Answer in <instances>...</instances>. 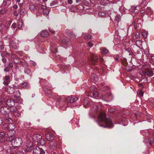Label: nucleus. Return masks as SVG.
Instances as JSON below:
<instances>
[{
  "label": "nucleus",
  "instance_id": "aec40b11",
  "mask_svg": "<svg viewBox=\"0 0 154 154\" xmlns=\"http://www.w3.org/2000/svg\"><path fill=\"white\" fill-rule=\"evenodd\" d=\"M40 151V147L38 146L36 147L33 149V154H39Z\"/></svg>",
  "mask_w": 154,
  "mask_h": 154
},
{
  "label": "nucleus",
  "instance_id": "864d4df0",
  "mask_svg": "<svg viewBox=\"0 0 154 154\" xmlns=\"http://www.w3.org/2000/svg\"><path fill=\"white\" fill-rule=\"evenodd\" d=\"M88 45L89 46V47L90 48H91L93 46V45H92V44L91 43V42H88Z\"/></svg>",
  "mask_w": 154,
  "mask_h": 154
},
{
  "label": "nucleus",
  "instance_id": "49530a36",
  "mask_svg": "<svg viewBox=\"0 0 154 154\" xmlns=\"http://www.w3.org/2000/svg\"><path fill=\"white\" fill-rule=\"evenodd\" d=\"M8 66L9 67V68H12L13 67V65L12 63L10 62L8 64Z\"/></svg>",
  "mask_w": 154,
  "mask_h": 154
},
{
  "label": "nucleus",
  "instance_id": "680f3d73",
  "mask_svg": "<svg viewBox=\"0 0 154 154\" xmlns=\"http://www.w3.org/2000/svg\"><path fill=\"white\" fill-rule=\"evenodd\" d=\"M6 121L7 122L8 121L9 122H11V121H12V120L10 119H6Z\"/></svg>",
  "mask_w": 154,
  "mask_h": 154
},
{
  "label": "nucleus",
  "instance_id": "a211bd4d",
  "mask_svg": "<svg viewBox=\"0 0 154 154\" xmlns=\"http://www.w3.org/2000/svg\"><path fill=\"white\" fill-rule=\"evenodd\" d=\"M140 6H137L136 7L133 6L132 7L131 11L135 12V13H137L138 11L140 9Z\"/></svg>",
  "mask_w": 154,
  "mask_h": 154
},
{
  "label": "nucleus",
  "instance_id": "a878e982",
  "mask_svg": "<svg viewBox=\"0 0 154 154\" xmlns=\"http://www.w3.org/2000/svg\"><path fill=\"white\" fill-rule=\"evenodd\" d=\"M77 8L75 6L72 5L70 8V11L72 12H74L76 11Z\"/></svg>",
  "mask_w": 154,
  "mask_h": 154
},
{
  "label": "nucleus",
  "instance_id": "0e129e2a",
  "mask_svg": "<svg viewBox=\"0 0 154 154\" xmlns=\"http://www.w3.org/2000/svg\"><path fill=\"white\" fill-rule=\"evenodd\" d=\"M151 59L152 61L154 62V56H151Z\"/></svg>",
  "mask_w": 154,
  "mask_h": 154
},
{
  "label": "nucleus",
  "instance_id": "dca6fc26",
  "mask_svg": "<svg viewBox=\"0 0 154 154\" xmlns=\"http://www.w3.org/2000/svg\"><path fill=\"white\" fill-rule=\"evenodd\" d=\"M48 35L49 34L48 32L45 30H42L40 33V35L44 37H47Z\"/></svg>",
  "mask_w": 154,
  "mask_h": 154
},
{
  "label": "nucleus",
  "instance_id": "5fc2aeb1",
  "mask_svg": "<svg viewBox=\"0 0 154 154\" xmlns=\"http://www.w3.org/2000/svg\"><path fill=\"white\" fill-rule=\"evenodd\" d=\"M0 49L2 50H3L4 49V46L3 45H0Z\"/></svg>",
  "mask_w": 154,
  "mask_h": 154
},
{
  "label": "nucleus",
  "instance_id": "9d476101",
  "mask_svg": "<svg viewBox=\"0 0 154 154\" xmlns=\"http://www.w3.org/2000/svg\"><path fill=\"white\" fill-rule=\"evenodd\" d=\"M18 89V87L16 86H14L13 87H8V88L7 92L9 94H12L14 93L16 90H17Z\"/></svg>",
  "mask_w": 154,
  "mask_h": 154
},
{
  "label": "nucleus",
  "instance_id": "ea45409f",
  "mask_svg": "<svg viewBox=\"0 0 154 154\" xmlns=\"http://www.w3.org/2000/svg\"><path fill=\"white\" fill-rule=\"evenodd\" d=\"M32 149H33L32 146H30L29 147H27V148L26 149V151L29 152L31 151Z\"/></svg>",
  "mask_w": 154,
  "mask_h": 154
},
{
  "label": "nucleus",
  "instance_id": "20e7f679",
  "mask_svg": "<svg viewBox=\"0 0 154 154\" xmlns=\"http://www.w3.org/2000/svg\"><path fill=\"white\" fill-rule=\"evenodd\" d=\"M91 58V60L90 63L94 65L96 64L98 60L100 61L102 60V58L100 57L97 54H92Z\"/></svg>",
  "mask_w": 154,
  "mask_h": 154
},
{
  "label": "nucleus",
  "instance_id": "09e8293b",
  "mask_svg": "<svg viewBox=\"0 0 154 154\" xmlns=\"http://www.w3.org/2000/svg\"><path fill=\"white\" fill-rule=\"evenodd\" d=\"M3 122V120L2 118L0 116V125H2Z\"/></svg>",
  "mask_w": 154,
  "mask_h": 154
},
{
  "label": "nucleus",
  "instance_id": "3c124183",
  "mask_svg": "<svg viewBox=\"0 0 154 154\" xmlns=\"http://www.w3.org/2000/svg\"><path fill=\"white\" fill-rule=\"evenodd\" d=\"M2 60L4 63H5L7 61V60L5 58H3L2 59Z\"/></svg>",
  "mask_w": 154,
  "mask_h": 154
},
{
  "label": "nucleus",
  "instance_id": "4be33fe9",
  "mask_svg": "<svg viewBox=\"0 0 154 154\" xmlns=\"http://www.w3.org/2000/svg\"><path fill=\"white\" fill-rule=\"evenodd\" d=\"M69 42V39L67 38H63L62 40V43L64 45H67Z\"/></svg>",
  "mask_w": 154,
  "mask_h": 154
},
{
  "label": "nucleus",
  "instance_id": "4d7b16f0",
  "mask_svg": "<svg viewBox=\"0 0 154 154\" xmlns=\"http://www.w3.org/2000/svg\"><path fill=\"white\" fill-rule=\"evenodd\" d=\"M49 31H50V32L51 33H53V34L54 33H55V31H54V30H53V29H49Z\"/></svg>",
  "mask_w": 154,
  "mask_h": 154
},
{
  "label": "nucleus",
  "instance_id": "72a5a7b5",
  "mask_svg": "<svg viewBox=\"0 0 154 154\" xmlns=\"http://www.w3.org/2000/svg\"><path fill=\"white\" fill-rule=\"evenodd\" d=\"M4 66L5 67V68L4 69V72H8L10 70V68L8 66H6L5 64Z\"/></svg>",
  "mask_w": 154,
  "mask_h": 154
},
{
  "label": "nucleus",
  "instance_id": "6e6552de",
  "mask_svg": "<svg viewBox=\"0 0 154 154\" xmlns=\"http://www.w3.org/2000/svg\"><path fill=\"white\" fill-rule=\"evenodd\" d=\"M20 93L18 90H16L15 94L13 96V99H14V100H16V102L17 103H21L22 100L20 99Z\"/></svg>",
  "mask_w": 154,
  "mask_h": 154
},
{
  "label": "nucleus",
  "instance_id": "2f4dec72",
  "mask_svg": "<svg viewBox=\"0 0 154 154\" xmlns=\"http://www.w3.org/2000/svg\"><path fill=\"white\" fill-rule=\"evenodd\" d=\"M148 33L146 31L143 32L142 33V35L144 38H146L148 36Z\"/></svg>",
  "mask_w": 154,
  "mask_h": 154
},
{
  "label": "nucleus",
  "instance_id": "58836bf2",
  "mask_svg": "<svg viewBox=\"0 0 154 154\" xmlns=\"http://www.w3.org/2000/svg\"><path fill=\"white\" fill-rule=\"evenodd\" d=\"M43 12L45 14L48 15L49 14V11L48 9H45L43 10Z\"/></svg>",
  "mask_w": 154,
  "mask_h": 154
},
{
  "label": "nucleus",
  "instance_id": "69168bd1",
  "mask_svg": "<svg viewBox=\"0 0 154 154\" xmlns=\"http://www.w3.org/2000/svg\"><path fill=\"white\" fill-rule=\"evenodd\" d=\"M1 55L2 58H4L5 55L3 53H2L1 54Z\"/></svg>",
  "mask_w": 154,
  "mask_h": 154
},
{
  "label": "nucleus",
  "instance_id": "7ed1b4c3",
  "mask_svg": "<svg viewBox=\"0 0 154 154\" xmlns=\"http://www.w3.org/2000/svg\"><path fill=\"white\" fill-rule=\"evenodd\" d=\"M32 139L33 141L37 143L38 146L44 145L45 143L44 139L42 138V136L38 134H35L32 136Z\"/></svg>",
  "mask_w": 154,
  "mask_h": 154
},
{
  "label": "nucleus",
  "instance_id": "f257e3e1",
  "mask_svg": "<svg viewBox=\"0 0 154 154\" xmlns=\"http://www.w3.org/2000/svg\"><path fill=\"white\" fill-rule=\"evenodd\" d=\"M98 119L100 121L104 122L106 125V126L105 127H104L102 124L99 125L100 126L105 128L108 127L109 128H112L113 127L111 121L106 118V115L105 114L100 113L98 116Z\"/></svg>",
  "mask_w": 154,
  "mask_h": 154
},
{
  "label": "nucleus",
  "instance_id": "393cba45",
  "mask_svg": "<svg viewBox=\"0 0 154 154\" xmlns=\"http://www.w3.org/2000/svg\"><path fill=\"white\" fill-rule=\"evenodd\" d=\"M136 21L134 23V28L136 29H137L141 27V25L140 23H136Z\"/></svg>",
  "mask_w": 154,
  "mask_h": 154
},
{
  "label": "nucleus",
  "instance_id": "79ce46f5",
  "mask_svg": "<svg viewBox=\"0 0 154 154\" xmlns=\"http://www.w3.org/2000/svg\"><path fill=\"white\" fill-rule=\"evenodd\" d=\"M13 139V137H8V138L7 139V141L8 142L11 141L12 142Z\"/></svg>",
  "mask_w": 154,
  "mask_h": 154
},
{
  "label": "nucleus",
  "instance_id": "c756f323",
  "mask_svg": "<svg viewBox=\"0 0 154 154\" xmlns=\"http://www.w3.org/2000/svg\"><path fill=\"white\" fill-rule=\"evenodd\" d=\"M24 72L25 73L28 75L30 74L31 73L30 69L28 68H26L25 69Z\"/></svg>",
  "mask_w": 154,
  "mask_h": 154
},
{
  "label": "nucleus",
  "instance_id": "f8f14e48",
  "mask_svg": "<svg viewBox=\"0 0 154 154\" xmlns=\"http://www.w3.org/2000/svg\"><path fill=\"white\" fill-rule=\"evenodd\" d=\"M49 147L50 149H55L57 146V145L56 141H50L49 143Z\"/></svg>",
  "mask_w": 154,
  "mask_h": 154
},
{
  "label": "nucleus",
  "instance_id": "cd10ccee",
  "mask_svg": "<svg viewBox=\"0 0 154 154\" xmlns=\"http://www.w3.org/2000/svg\"><path fill=\"white\" fill-rule=\"evenodd\" d=\"M101 51L102 54H105L108 52L109 51L105 48H103L101 49Z\"/></svg>",
  "mask_w": 154,
  "mask_h": 154
},
{
  "label": "nucleus",
  "instance_id": "6e6d98bb",
  "mask_svg": "<svg viewBox=\"0 0 154 154\" xmlns=\"http://www.w3.org/2000/svg\"><path fill=\"white\" fill-rule=\"evenodd\" d=\"M16 154H24V152H21L20 151H18L16 153Z\"/></svg>",
  "mask_w": 154,
  "mask_h": 154
},
{
  "label": "nucleus",
  "instance_id": "052dcab7",
  "mask_svg": "<svg viewBox=\"0 0 154 154\" xmlns=\"http://www.w3.org/2000/svg\"><path fill=\"white\" fill-rule=\"evenodd\" d=\"M13 8L14 9H16L18 8V6L17 5H13Z\"/></svg>",
  "mask_w": 154,
  "mask_h": 154
},
{
  "label": "nucleus",
  "instance_id": "8fccbe9b",
  "mask_svg": "<svg viewBox=\"0 0 154 154\" xmlns=\"http://www.w3.org/2000/svg\"><path fill=\"white\" fill-rule=\"evenodd\" d=\"M16 26V23H13L11 25V27L14 29L15 28Z\"/></svg>",
  "mask_w": 154,
  "mask_h": 154
},
{
  "label": "nucleus",
  "instance_id": "4468645a",
  "mask_svg": "<svg viewBox=\"0 0 154 154\" xmlns=\"http://www.w3.org/2000/svg\"><path fill=\"white\" fill-rule=\"evenodd\" d=\"M7 129L8 130H11V131L16 133L14 129H15L14 124L10 123L7 125Z\"/></svg>",
  "mask_w": 154,
  "mask_h": 154
},
{
  "label": "nucleus",
  "instance_id": "ddd939ff",
  "mask_svg": "<svg viewBox=\"0 0 154 154\" xmlns=\"http://www.w3.org/2000/svg\"><path fill=\"white\" fill-rule=\"evenodd\" d=\"M142 73L145 75L148 76H153V73L152 71L149 70H147L145 71H142Z\"/></svg>",
  "mask_w": 154,
  "mask_h": 154
},
{
  "label": "nucleus",
  "instance_id": "39448f33",
  "mask_svg": "<svg viewBox=\"0 0 154 154\" xmlns=\"http://www.w3.org/2000/svg\"><path fill=\"white\" fill-rule=\"evenodd\" d=\"M22 143V139L21 138H14L11 142L12 146L14 147H18Z\"/></svg>",
  "mask_w": 154,
  "mask_h": 154
},
{
  "label": "nucleus",
  "instance_id": "0eeeda50",
  "mask_svg": "<svg viewBox=\"0 0 154 154\" xmlns=\"http://www.w3.org/2000/svg\"><path fill=\"white\" fill-rule=\"evenodd\" d=\"M78 100L77 97L73 96H70L67 98V105L68 106H71V103H74Z\"/></svg>",
  "mask_w": 154,
  "mask_h": 154
},
{
  "label": "nucleus",
  "instance_id": "5701e85b",
  "mask_svg": "<svg viewBox=\"0 0 154 154\" xmlns=\"http://www.w3.org/2000/svg\"><path fill=\"white\" fill-rule=\"evenodd\" d=\"M8 131L7 132L6 134L8 136L10 137H13L15 134V133H14V132L11 131V130Z\"/></svg>",
  "mask_w": 154,
  "mask_h": 154
},
{
  "label": "nucleus",
  "instance_id": "c85d7f7f",
  "mask_svg": "<svg viewBox=\"0 0 154 154\" xmlns=\"http://www.w3.org/2000/svg\"><path fill=\"white\" fill-rule=\"evenodd\" d=\"M92 95L95 98L97 99L99 97V93L96 91H94L92 93Z\"/></svg>",
  "mask_w": 154,
  "mask_h": 154
},
{
  "label": "nucleus",
  "instance_id": "603ef678",
  "mask_svg": "<svg viewBox=\"0 0 154 154\" xmlns=\"http://www.w3.org/2000/svg\"><path fill=\"white\" fill-rule=\"evenodd\" d=\"M84 4L85 6H88L89 5V3L88 2L85 1L84 2Z\"/></svg>",
  "mask_w": 154,
  "mask_h": 154
},
{
  "label": "nucleus",
  "instance_id": "f03ea898",
  "mask_svg": "<svg viewBox=\"0 0 154 154\" xmlns=\"http://www.w3.org/2000/svg\"><path fill=\"white\" fill-rule=\"evenodd\" d=\"M9 107L3 99L0 98V112L3 115L8 114L10 112Z\"/></svg>",
  "mask_w": 154,
  "mask_h": 154
},
{
  "label": "nucleus",
  "instance_id": "e433bc0d",
  "mask_svg": "<svg viewBox=\"0 0 154 154\" xmlns=\"http://www.w3.org/2000/svg\"><path fill=\"white\" fill-rule=\"evenodd\" d=\"M92 79L96 81H97L98 79L97 76L95 74H93L91 75Z\"/></svg>",
  "mask_w": 154,
  "mask_h": 154
},
{
  "label": "nucleus",
  "instance_id": "c03bdc74",
  "mask_svg": "<svg viewBox=\"0 0 154 154\" xmlns=\"http://www.w3.org/2000/svg\"><path fill=\"white\" fill-rule=\"evenodd\" d=\"M115 20L118 23L120 20L119 17L118 16H116L115 17Z\"/></svg>",
  "mask_w": 154,
  "mask_h": 154
},
{
  "label": "nucleus",
  "instance_id": "a18cd8bd",
  "mask_svg": "<svg viewBox=\"0 0 154 154\" xmlns=\"http://www.w3.org/2000/svg\"><path fill=\"white\" fill-rule=\"evenodd\" d=\"M40 151H39V154H45V152L43 149L41 148H40Z\"/></svg>",
  "mask_w": 154,
  "mask_h": 154
},
{
  "label": "nucleus",
  "instance_id": "6ab92c4d",
  "mask_svg": "<svg viewBox=\"0 0 154 154\" xmlns=\"http://www.w3.org/2000/svg\"><path fill=\"white\" fill-rule=\"evenodd\" d=\"M5 136V133L3 132H0V142L3 143L4 142L5 139H4V137Z\"/></svg>",
  "mask_w": 154,
  "mask_h": 154
},
{
  "label": "nucleus",
  "instance_id": "774afa93",
  "mask_svg": "<svg viewBox=\"0 0 154 154\" xmlns=\"http://www.w3.org/2000/svg\"><path fill=\"white\" fill-rule=\"evenodd\" d=\"M11 21H9L8 22L7 24L9 26L11 24Z\"/></svg>",
  "mask_w": 154,
  "mask_h": 154
},
{
  "label": "nucleus",
  "instance_id": "37998d69",
  "mask_svg": "<svg viewBox=\"0 0 154 154\" xmlns=\"http://www.w3.org/2000/svg\"><path fill=\"white\" fill-rule=\"evenodd\" d=\"M137 93L140 95V96H143L144 93L141 90L138 91Z\"/></svg>",
  "mask_w": 154,
  "mask_h": 154
},
{
  "label": "nucleus",
  "instance_id": "f3484780",
  "mask_svg": "<svg viewBox=\"0 0 154 154\" xmlns=\"http://www.w3.org/2000/svg\"><path fill=\"white\" fill-rule=\"evenodd\" d=\"M45 137L46 139L49 140H54L53 135L50 133H48L46 134Z\"/></svg>",
  "mask_w": 154,
  "mask_h": 154
},
{
  "label": "nucleus",
  "instance_id": "f704fd0d",
  "mask_svg": "<svg viewBox=\"0 0 154 154\" xmlns=\"http://www.w3.org/2000/svg\"><path fill=\"white\" fill-rule=\"evenodd\" d=\"M98 15L101 17H104L105 16L106 14L105 12L103 11H100L98 12Z\"/></svg>",
  "mask_w": 154,
  "mask_h": 154
},
{
  "label": "nucleus",
  "instance_id": "c9c22d12",
  "mask_svg": "<svg viewBox=\"0 0 154 154\" xmlns=\"http://www.w3.org/2000/svg\"><path fill=\"white\" fill-rule=\"evenodd\" d=\"M154 139L153 137H150L149 138L148 140V142L150 145H151L153 143Z\"/></svg>",
  "mask_w": 154,
  "mask_h": 154
},
{
  "label": "nucleus",
  "instance_id": "2eb2a0df",
  "mask_svg": "<svg viewBox=\"0 0 154 154\" xmlns=\"http://www.w3.org/2000/svg\"><path fill=\"white\" fill-rule=\"evenodd\" d=\"M16 101V100L9 99L7 100V103L8 105L11 106H13L14 105L15 102Z\"/></svg>",
  "mask_w": 154,
  "mask_h": 154
},
{
  "label": "nucleus",
  "instance_id": "338daca9",
  "mask_svg": "<svg viewBox=\"0 0 154 154\" xmlns=\"http://www.w3.org/2000/svg\"><path fill=\"white\" fill-rule=\"evenodd\" d=\"M139 86L140 87H143V85L142 83H139Z\"/></svg>",
  "mask_w": 154,
  "mask_h": 154
},
{
  "label": "nucleus",
  "instance_id": "4c0bfd02",
  "mask_svg": "<svg viewBox=\"0 0 154 154\" xmlns=\"http://www.w3.org/2000/svg\"><path fill=\"white\" fill-rule=\"evenodd\" d=\"M91 35L88 34L84 37V39L86 40H88L91 38Z\"/></svg>",
  "mask_w": 154,
  "mask_h": 154
},
{
  "label": "nucleus",
  "instance_id": "e2e57ef3",
  "mask_svg": "<svg viewBox=\"0 0 154 154\" xmlns=\"http://www.w3.org/2000/svg\"><path fill=\"white\" fill-rule=\"evenodd\" d=\"M119 56L118 55H116L115 58V59L116 60H118L119 59Z\"/></svg>",
  "mask_w": 154,
  "mask_h": 154
},
{
  "label": "nucleus",
  "instance_id": "b1692460",
  "mask_svg": "<svg viewBox=\"0 0 154 154\" xmlns=\"http://www.w3.org/2000/svg\"><path fill=\"white\" fill-rule=\"evenodd\" d=\"M27 13V11L24 8H21L20 11V14L23 15H25Z\"/></svg>",
  "mask_w": 154,
  "mask_h": 154
},
{
  "label": "nucleus",
  "instance_id": "9b49d317",
  "mask_svg": "<svg viewBox=\"0 0 154 154\" xmlns=\"http://www.w3.org/2000/svg\"><path fill=\"white\" fill-rule=\"evenodd\" d=\"M3 83L5 86L8 85L10 83V77L9 76L6 75L3 78Z\"/></svg>",
  "mask_w": 154,
  "mask_h": 154
},
{
  "label": "nucleus",
  "instance_id": "473e14b6",
  "mask_svg": "<svg viewBox=\"0 0 154 154\" xmlns=\"http://www.w3.org/2000/svg\"><path fill=\"white\" fill-rule=\"evenodd\" d=\"M58 3V1L57 0H55L52 2L51 4L50 5L51 6H53L55 5H57Z\"/></svg>",
  "mask_w": 154,
  "mask_h": 154
},
{
  "label": "nucleus",
  "instance_id": "7c9ffc66",
  "mask_svg": "<svg viewBox=\"0 0 154 154\" xmlns=\"http://www.w3.org/2000/svg\"><path fill=\"white\" fill-rule=\"evenodd\" d=\"M22 86L24 88H28L29 86V85L27 83H23L22 84Z\"/></svg>",
  "mask_w": 154,
  "mask_h": 154
},
{
  "label": "nucleus",
  "instance_id": "1a4fd4ad",
  "mask_svg": "<svg viewBox=\"0 0 154 154\" xmlns=\"http://www.w3.org/2000/svg\"><path fill=\"white\" fill-rule=\"evenodd\" d=\"M18 41L16 39H12L10 42V44L12 48L14 50H17L18 48Z\"/></svg>",
  "mask_w": 154,
  "mask_h": 154
},
{
  "label": "nucleus",
  "instance_id": "412c9836",
  "mask_svg": "<svg viewBox=\"0 0 154 154\" xmlns=\"http://www.w3.org/2000/svg\"><path fill=\"white\" fill-rule=\"evenodd\" d=\"M133 38L134 39H139L140 37V34L139 33L136 32L134 33Z\"/></svg>",
  "mask_w": 154,
  "mask_h": 154
},
{
  "label": "nucleus",
  "instance_id": "de8ad7c7",
  "mask_svg": "<svg viewBox=\"0 0 154 154\" xmlns=\"http://www.w3.org/2000/svg\"><path fill=\"white\" fill-rule=\"evenodd\" d=\"M6 11L4 10H0V14H4L6 13Z\"/></svg>",
  "mask_w": 154,
  "mask_h": 154
},
{
  "label": "nucleus",
  "instance_id": "bf43d9fd",
  "mask_svg": "<svg viewBox=\"0 0 154 154\" xmlns=\"http://www.w3.org/2000/svg\"><path fill=\"white\" fill-rule=\"evenodd\" d=\"M67 2L68 3V4H71L72 3V0H68Z\"/></svg>",
  "mask_w": 154,
  "mask_h": 154
},
{
  "label": "nucleus",
  "instance_id": "423d86ee",
  "mask_svg": "<svg viewBox=\"0 0 154 154\" xmlns=\"http://www.w3.org/2000/svg\"><path fill=\"white\" fill-rule=\"evenodd\" d=\"M142 42L141 41L137 40L136 42V45H131L132 47L133 48V50L134 52L135 53L138 52V49H139V48L142 46Z\"/></svg>",
  "mask_w": 154,
  "mask_h": 154
},
{
  "label": "nucleus",
  "instance_id": "13d9d810",
  "mask_svg": "<svg viewBox=\"0 0 154 154\" xmlns=\"http://www.w3.org/2000/svg\"><path fill=\"white\" fill-rule=\"evenodd\" d=\"M14 15L16 16V17H17L18 16V13H17V12L16 11H15L14 12Z\"/></svg>",
  "mask_w": 154,
  "mask_h": 154
},
{
  "label": "nucleus",
  "instance_id": "a19ab883",
  "mask_svg": "<svg viewBox=\"0 0 154 154\" xmlns=\"http://www.w3.org/2000/svg\"><path fill=\"white\" fill-rule=\"evenodd\" d=\"M11 112H13L14 113V114L15 115V113L16 112L17 110L16 108L15 107H12L11 108Z\"/></svg>",
  "mask_w": 154,
  "mask_h": 154
},
{
  "label": "nucleus",
  "instance_id": "bb28decb",
  "mask_svg": "<svg viewBox=\"0 0 154 154\" xmlns=\"http://www.w3.org/2000/svg\"><path fill=\"white\" fill-rule=\"evenodd\" d=\"M23 22L21 20H19L17 22V28L19 29H21L22 26Z\"/></svg>",
  "mask_w": 154,
  "mask_h": 154
}]
</instances>
